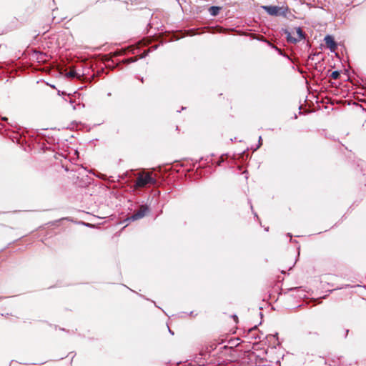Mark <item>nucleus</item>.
Masks as SVG:
<instances>
[{
    "label": "nucleus",
    "instance_id": "nucleus-6",
    "mask_svg": "<svg viewBox=\"0 0 366 366\" xmlns=\"http://www.w3.org/2000/svg\"><path fill=\"white\" fill-rule=\"evenodd\" d=\"M219 10H220V8L218 7V6H211L209 9V14L213 16H217L219 12Z\"/></svg>",
    "mask_w": 366,
    "mask_h": 366
},
{
    "label": "nucleus",
    "instance_id": "nucleus-7",
    "mask_svg": "<svg viewBox=\"0 0 366 366\" xmlns=\"http://www.w3.org/2000/svg\"><path fill=\"white\" fill-rule=\"evenodd\" d=\"M66 75L67 77L70 78L76 77L78 79H80L81 77V75L78 74L74 70H70Z\"/></svg>",
    "mask_w": 366,
    "mask_h": 366
},
{
    "label": "nucleus",
    "instance_id": "nucleus-4",
    "mask_svg": "<svg viewBox=\"0 0 366 366\" xmlns=\"http://www.w3.org/2000/svg\"><path fill=\"white\" fill-rule=\"evenodd\" d=\"M149 209L147 206L142 205L139 210L136 212H134L129 218V219H132L133 221L137 220L139 219H142L145 216L147 212H148Z\"/></svg>",
    "mask_w": 366,
    "mask_h": 366
},
{
    "label": "nucleus",
    "instance_id": "nucleus-9",
    "mask_svg": "<svg viewBox=\"0 0 366 366\" xmlns=\"http://www.w3.org/2000/svg\"><path fill=\"white\" fill-rule=\"evenodd\" d=\"M261 140H262V137H259V146H258V147L261 145Z\"/></svg>",
    "mask_w": 366,
    "mask_h": 366
},
{
    "label": "nucleus",
    "instance_id": "nucleus-1",
    "mask_svg": "<svg viewBox=\"0 0 366 366\" xmlns=\"http://www.w3.org/2000/svg\"><path fill=\"white\" fill-rule=\"evenodd\" d=\"M287 39L291 43L298 42L305 39V35L300 27H296L291 31H286Z\"/></svg>",
    "mask_w": 366,
    "mask_h": 366
},
{
    "label": "nucleus",
    "instance_id": "nucleus-2",
    "mask_svg": "<svg viewBox=\"0 0 366 366\" xmlns=\"http://www.w3.org/2000/svg\"><path fill=\"white\" fill-rule=\"evenodd\" d=\"M262 8L271 16H285L288 12L287 6H262Z\"/></svg>",
    "mask_w": 366,
    "mask_h": 366
},
{
    "label": "nucleus",
    "instance_id": "nucleus-3",
    "mask_svg": "<svg viewBox=\"0 0 366 366\" xmlns=\"http://www.w3.org/2000/svg\"><path fill=\"white\" fill-rule=\"evenodd\" d=\"M156 180L151 177L149 173L139 174L136 182V186L138 187H143L148 184H154Z\"/></svg>",
    "mask_w": 366,
    "mask_h": 366
},
{
    "label": "nucleus",
    "instance_id": "nucleus-8",
    "mask_svg": "<svg viewBox=\"0 0 366 366\" xmlns=\"http://www.w3.org/2000/svg\"><path fill=\"white\" fill-rule=\"evenodd\" d=\"M340 76V73L337 71H334L331 74V77L334 79H337Z\"/></svg>",
    "mask_w": 366,
    "mask_h": 366
},
{
    "label": "nucleus",
    "instance_id": "nucleus-5",
    "mask_svg": "<svg viewBox=\"0 0 366 366\" xmlns=\"http://www.w3.org/2000/svg\"><path fill=\"white\" fill-rule=\"evenodd\" d=\"M325 41L327 46L330 49L331 51H335L337 49V44L333 39V37L330 35H327L325 37Z\"/></svg>",
    "mask_w": 366,
    "mask_h": 366
}]
</instances>
